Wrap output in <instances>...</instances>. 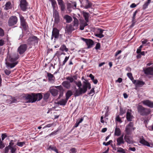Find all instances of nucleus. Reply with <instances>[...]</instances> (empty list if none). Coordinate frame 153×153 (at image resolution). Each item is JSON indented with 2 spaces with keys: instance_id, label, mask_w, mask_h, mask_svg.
I'll list each match as a JSON object with an SVG mask.
<instances>
[{
  "instance_id": "obj_6",
  "label": "nucleus",
  "mask_w": 153,
  "mask_h": 153,
  "mask_svg": "<svg viewBox=\"0 0 153 153\" xmlns=\"http://www.w3.org/2000/svg\"><path fill=\"white\" fill-rule=\"evenodd\" d=\"M59 35V31L56 28H53L52 36L51 39H52L53 38H54L55 39H57L58 38Z\"/></svg>"
},
{
  "instance_id": "obj_9",
  "label": "nucleus",
  "mask_w": 153,
  "mask_h": 153,
  "mask_svg": "<svg viewBox=\"0 0 153 153\" xmlns=\"http://www.w3.org/2000/svg\"><path fill=\"white\" fill-rule=\"evenodd\" d=\"M53 16L54 18L55 22L58 23L59 21V13L55 9H53Z\"/></svg>"
},
{
  "instance_id": "obj_4",
  "label": "nucleus",
  "mask_w": 153,
  "mask_h": 153,
  "mask_svg": "<svg viewBox=\"0 0 153 153\" xmlns=\"http://www.w3.org/2000/svg\"><path fill=\"white\" fill-rule=\"evenodd\" d=\"M135 129V128L133 127V124L132 123L130 122L126 127L125 131L126 134H131V131Z\"/></svg>"
},
{
  "instance_id": "obj_2",
  "label": "nucleus",
  "mask_w": 153,
  "mask_h": 153,
  "mask_svg": "<svg viewBox=\"0 0 153 153\" xmlns=\"http://www.w3.org/2000/svg\"><path fill=\"white\" fill-rule=\"evenodd\" d=\"M42 98V96L40 93L32 95H28L26 97V98L28 100V102H33L36 101L40 100Z\"/></svg>"
},
{
  "instance_id": "obj_60",
  "label": "nucleus",
  "mask_w": 153,
  "mask_h": 153,
  "mask_svg": "<svg viewBox=\"0 0 153 153\" xmlns=\"http://www.w3.org/2000/svg\"><path fill=\"white\" fill-rule=\"evenodd\" d=\"M9 148H10V146L5 148L4 149V153H8L9 149H10Z\"/></svg>"
},
{
  "instance_id": "obj_39",
  "label": "nucleus",
  "mask_w": 153,
  "mask_h": 153,
  "mask_svg": "<svg viewBox=\"0 0 153 153\" xmlns=\"http://www.w3.org/2000/svg\"><path fill=\"white\" fill-rule=\"evenodd\" d=\"M72 8V4L70 3H68L67 5V9L70 12L72 11L71 9Z\"/></svg>"
},
{
  "instance_id": "obj_62",
  "label": "nucleus",
  "mask_w": 153,
  "mask_h": 153,
  "mask_svg": "<svg viewBox=\"0 0 153 153\" xmlns=\"http://www.w3.org/2000/svg\"><path fill=\"white\" fill-rule=\"evenodd\" d=\"M7 137V135L4 134H3L1 135V139L2 140H3L5 138Z\"/></svg>"
},
{
  "instance_id": "obj_5",
  "label": "nucleus",
  "mask_w": 153,
  "mask_h": 153,
  "mask_svg": "<svg viewBox=\"0 0 153 153\" xmlns=\"http://www.w3.org/2000/svg\"><path fill=\"white\" fill-rule=\"evenodd\" d=\"M18 19L15 16H12L9 19L8 24L9 26H11L16 24L17 22Z\"/></svg>"
},
{
  "instance_id": "obj_59",
  "label": "nucleus",
  "mask_w": 153,
  "mask_h": 153,
  "mask_svg": "<svg viewBox=\"0 0 153 153\" xmlns=\"http://www.w3.org/2000/svg\"><path fill=\"white\" fill-rule=\"evenodd\" d=\"M59 5L60 6L64 4L62 0H57Z\"/></svg>"
},
{
  "instance_id": "obj_44",
  "label": "nucleus",
  "mask_w": 153,
  "mask_h": 153,
  "mask_svg": "<svg viewBox=\"0 0 153 153\" xmlns=\"http://www.w3.org/2000/svg\"><path fill=\"white\" fill-rule=\"evenodd\" d=\"M52 5L53 8V9H55V7L56 5V2L55 0H51Z\"/></svg>"
},
{
  "instance_id": "obj_37",
  "label": "nucleus",
  "mask_w": 153,
  "mask_h": 153,
  "mask_svg": "<svg viewBox=\"0 0 153 153\" xmlns=\"http://www.w3.org/2000/svg\"><path fill=\"white\" fill-rule=\"evenodd\" d=\"M74 83L79 88L78 89H79L80 88H81V87L82 86V83L81 81H74Z\"/></svg>"
},
{
  "instance_id": "obj_51",
  "label": "nucleus",
  "mask_w": 153,
  "mask_h": 153,
  "mask_svg": "<svg viewBox=\"0 0 153 153\" xmlns=\"http://www.w3.org/2000/svg\"><path fill=\"white\" fill-rule=\"evenodd\" d=\"M4 35V30L0 27V36H3Z\"/></svg>"
},
{
  "instance_id": "obj_50",
  "label": "nucleus",
  "mask_w": 153,
  "mask_h": 153,
  "mask_svg": "<svg viewBox=\"0 0 153 153\" xmlns=\"http://www.w3.org/2000/svg\"><path fill=\"white\" fill-rule=\"evenodd\" d=\"M115 119L116 121H118L120 123L122 122V121L119 116H117L116 117Z\"/></svg>"
},
{
  "instance_id": "obj_55",
  "label": "nucleus",
  "mask_w": 153,
  "mask_h": 153,
  "mask_svg": "<svg viewBox=\"0 0 153 153\" xmlns=\"http://www.w3.org/2000/svg\"><path fill=\"white\" fill-rule=\"evenodd\" d=\"M149 4H148L146 2L145 3V4L143 5V9L144 10L146 9L148 5H149Z\"/></svg>"
},
{
  "instance_id": "obj_19",
  "label": "nucleus",
  "mask_w": 153,
  "mask_h": 153,
  "mask_svg": "<svg viewBox=\"0 0 153 153\" xmlns=\"http://www.w3.org/2000/svg\"><path fill=\"white\" fill-rule=\"evenodd\" d=\"M131 111L130 110H128L126 113V118L128 121H131L133 118V116L131 114Z\"/></svg>"
},
{
  "instance_id": "obj_12",
  "label": "nucleus",
  "mask_w": 153,
  "mask_h": 153,
  "mask_svg": "<svg viewBox=\"0 0 153 153\" xmlns=\"http://www.w3.org/2000/svg\"><path fill=\"white\" fill-rule=\"evenodd\" d=\"M19 55L16 54L7 56V59L11 62H13L19 58Z\"/></svg>"
},
{
  "instance_id": "obj_14",
  "label": "nucleus",
  "mask_w": 153,
  "mask_h": 153,
  "mask_svg": "<svg viewBox=\"0 0 153 153\" xmlns=\"http://www.w3.org/2000/svg\"><path fill=\"white\" fill-rule=\"evenodd\" d=\"M129 134H125L124 139L125 141L127 142L128 144H132L133 143V140L132 138L128 136V135Z\"/></svg>"
},
{
  "instance_id": "obj_64",
  "label": "nucleus",
  "mask_w": 153,
  "mask_h": 153,
  "mask_svg": "<svg viewBox=\"0 0 153 153\" xmlns=\"http://www.w3.org/2000/svg\"><path fill=\"white\" fill-rule=\"evenodd\" d=\"M4 43V40L0 39V46H2Z\"/></svg>"
},
{
  "instance_id": "obj_54",
  "label": "nucleus",
  "mask_w": 153,
  "mask_h": 153,
  "mask_svg": "<svg viewBox=\"0 0 153 153\" xmlns=\"http://www.w3.org/2000/svg\"><path fill=\"white\" fill-rule=\"evenodd\" d=\"M76 152L75 148H74L71 149L70 150V153H76Z\"/></svg>"
},
{
  "instance_id": "obj_16",
  "label": "nucleus",
  "mask_w": 153,
  "mask_h": 153,
  "mask_svg": "<svg viewBox=\"0 0 153 153\" xmlns=\"http://www.w3.org/2000/svg\"><path fill=\"white\" fill-rule=\"evenodd\" d=\"M123 135H122L121 136L117 138V146H120L122 144H123L124 143V141L123 139Z\"/></svg>"
},
{
  "instance_id": "obj_10",
  "label": "nucleus",
  "mask_w": 153,
  "mask_h": 153,
  "mask_svg": "<svg viewBox=\"0 0 153 153\" xmlns=\"http://www.w3.org/2000/svg\"><path fill=\"white\" fill-rule=\"evenodd\" d=\"M19 17L21 21V25L22 26L24 29H26L27 26V23L25 22L24 17L22 15H20Z\"/></svg>"
},
{
  "instance_id": "obj_8",
  "label": "nucleus",
  "mask_w": 153,
  "mask_h": 153,
  "mask_svg": "<svg viewBox=\"0 0 153 153\" xmlns=\"http://www.w3.org/2000/svg\"><path fill=\"white\" fill-rule=\"evenodd\" d=\"M20 7L22 11H25L27 8V3L26 0H21L20 2Z\"/></svg>"
},
{
  "instance_id": "obj_27",
  "label": "nucleus",
  "mask_w": 153,
  "mask_h": 153,
  "mask_svg": "<svg viewBox=\"0 0 153 153\" xmlns=\"http://www.w3.org/2000/svg\"><path fill=\"white\" fill-rule=\"evenodd\" d=\"M121 134V131L120 129L117 127H116L115 128L114 135L117 136H119Z\"/></svg>"
},
{
  "instance_id": "obj_3",
  "label": "nucleus",
  "mask_w": 153,
  "mask_h": 153,
  "mask_svg": "<svg viewBox=\"0 0 153 153\" xmlns=\"http://www.w3.org/2000/svg\"><path fill=\"white\" fill-rule=\"evenodd\" d=\"M137 109L139 113L142 116L147 115L149 114L151 112L149 109L145 108L140 105L138 106Z\"/></svg>"
},
{
  "instance_id": "obj_46",
  "label": "nucleus",
  "mask_w": 153,
  "mask_h": 153,
  "mask_svg": "<svg viewBox=\"0 0 153 153\" xmlns=\"http://www.w3.org/2000/svg\"><path fill=\"white\" fill-rule=\"evenodd\" d=\"M117 152L122 153H125V152L124 150L120 147L118 148Z\"/></svg>"
},
{
  "instance_id": "obj_7",
  "label": "nucleus",
  "mask_w": 153,
  "mask_h": 153,
  "mask_svg": "<svg viewBox=\"0 0 153 153\" xmlns=\"http://www.w3.org/2000/svg\"><path fill=\"white\" fill-rule=\"evenodd\" d=\"M27 47L26 44L21 45L18 49V51L20 54H22L25 52Z\"/></svg>"
},
{
  "instance_id": "obj_45",
  "label": "nucleus",
  "mask_w": 153,
  "mask_h": 153,
  "mask_svg": "<svg viewBox=\"0 0 153 153\" xmlns=\"http://www.w3.org/2000/svg\"><path fill=\"white\" fill-rule=\"evenodd\" d=\"M10 149L11 150V152L12 153H15L16 150V149L13 146H10Z\"/></svg>"
},
{
  "instance_id": "obj_32",
  "label": "nucleus",
  "mask_w": 153,
  "mask_h": 153,
  "mask_svg": "<svg viewBox=\"0 0 153 153\" xmlns=\"http://www.w3.org/2000/svg\"><path fill=\"white\" fill-rule=\"evenodd\" d=\"M50 96V93L48 92L44 94L43 97V99L46 101H47Z\"/></svg>"
},
{
  "instance_id": "obj_56",
  "label": "nucleus",
  "mask_w": 153,
  "mask_h": 153,
  "mask_svg": "<svg viewBox=\"0 0 153 153\" xmlns=\"http://www.w3.org/2000/svg\"><path fill=\"white\" fill-rule=\"evenodd\" d=\"M55 87L57 88V89H59L60 91H63V89L62 86H55Z\"/></svg>"
},
{
  "instance_id": "obj_25",
  "label": "nucleus",
  "mask_w": 153,
  "mask_h": 153,
  "mask_svg": "<svg viewBox=\"0 0 153 153\" xmlns=\"http://www.w3.org/2000/svg\"><path fill=\"white\" fill-rule=\"evenodd\" d=\"M64 19L66 20V22L68 23L71 22L72 20V18L71 16L67 15L64 16Z\"/></svg>"
},
{
  "instance_id": "obj_40",
  "label": "nucleus",
  "mask_w": 153,
  "mask_h": 153,
  "mask_svg": "<svg viewBox=\"0 0 153 153\" xmlns=\"http://www.w3.org/2000/svg\"><path fill=\"white\" fill-rule=\"evenodd\" d=\"M66 79L69 81L70 83L74 82V81H75L73 78L72 76H68L66 77Z\"/></svg>"
},
{
  "instance_id": "obj_41",
  "label": "nucleus",
  "mask_w": 153,
  "mask_h": 153,
  "mask_svg": "<svg viewBox=\"0 0 153 153\" xmlns=\"http://www.w3.org/2000/svg\"><path fill=\"white\" fill-rule=\"evenodd\" d=\"M74 29V28L73 27L72 25H70L67 27V30L68 32H71Z\"/></svg>"
},
{
  "instance_id": "obj_53",
  "label": "nucleus",
  "mask_w": 153,
  "mask_h": 153,
  "mask_svg": "<svg viewBox=\"0 0 153 153\" xmlns=\"http://www.w3.org/2000/svg\"><path fill=\"white\" fill-rule=\"evenodd\" d=\"M5 146L4 145L3 143L0 138V149L4 148Z\"/></svg>"
},
{
  "instance_id": "obj_48",
  "label": "nucleus",
  "mask_w": 153,
  "mask_h": 153,
  "mask_svg": "<svg viewBox=\"0 0 153 153\" xmlns=\"http://www.w3.org/2000/svg\"><path fill=\"white\" fill-rule=\"evenodd\" d=\"M112 142V140H110L109 141H108V142H107V143L104 142L103 143V144L105 146H108L109 145H110V143Z\"/></svg>"
},
{
  "instance_id": "obj_17",
  "label": "nucleus",
  "mask_w": 153,
  "mask_h": 153,
  "mask_svg": "<svg viewBox=\"0 0 153 153\" xmlns=\"http://www.w3.org/2000/svg\"><path fill=\"white\" fill-rule=\"evenodd\" d=\"M33 42H38V39L36 37L33 36L30 37L27 40L28 44H30Z\"/></svg>"
},
{
  "instance_id": "obj_52",
  "label": "nucleus",
  "mask_w": 153,
  "mask_h": 153,
  "mask_svg": "<svg viewBox=\"0 0 153 153\" xmlns=\"http://www.w3.org/2000/svg\"><path fill=\"white\" fill-rule=\"evenodd\" d=\"M69 58V56H66L65 57V59L64 60L63 62V63H62V65H65V64L66 62H67V61L68 59Z\"/></svg>"
},
{
  "instance_id": "obj_34",
  "label": "nucleus",
  "mask_w": 153,
  "mask_h": 153,
  "mask_svg": "<svg viewBox=\"0 0 153 153\" xmlns=\"http://www.w3.org/2000/svg\"><path fill=\"white\" fill-rule=\"evenodd\" d=\"M72 92L71 91L69 90L66 93V99L68 100L69 98L72 95Z\"/></svg>"
},
{
  "instance_id": "obj_11",
  "label": "nucleus",
  "mask_w": 153,
  "mask_h": 153,
  "mask_svg": "<svg viewBox=\"0 0 153 153\" xmlns=\"http://www.w3.org/2000/svg\"><path fill=\"white\" fill-rule=\"evenodd\" d=\"M82 39L85 42L88 48L91 47L94 44V42L91 39H87L83 38H82Z\"/></svg>"
},
{
  "instance_id": "obj_42",
  "label": "nucleus",
  "mask_w": 153,
  "mask_h": 153,
  "mask_svg": "<svg viewBox=\"0 0 153 153\" xmlns=\"http://www.w3.org/2000/svg\"><path fill=\"white\" fill-rule=\"evenodd\" d=\"M127 75L129 78L133 82V81L134 80V78L132 76V74L131 73H129L127 74Z\"/></svg>"
},
{
  "instance_id": "obj_63",
  "label": "nucleus",
  "mask_w": 153,
  "mask_h": 153,
  "mask_svg": "<svg viewBox=\"0 0 153 153\" xmlns=\"http://www.w3.org/2000/svg\"><path fill=\"white\" fill-rule=\"evenodd\" d=\"M4 72L5 74L7 75H9L11 73L10 71L7 69L5 70Z\"/></svg>"
},
{
  "instance_id": "obj_18",
  "label": "nucleus",
  "mask_w": 153,
  "mask_h": 153,
  "mask_svg": "<svg viewBox=\"0 0 153 153\" xmlns=\"http://www.w3.org/2000/svg\"><path fill=\"white\" fill-rule=\"evenodd\" d=\"M133 83L137 86H141L145 84L143 82L138 80H133Z\"/></svg>"
},
{
  "instance_id": "obj_21",
  "label": "nucleus",
  "mask_w": 153,
  "mask_h": 153,
  "mask_svg": "<svg viewBox=\"0 0 153 153\" xmlns=\"http://www.w3.org/2000/svg\"><path fill=\"white\" fill-rule=\"evenodd\" d=\"M53 87L54 86L51 87L49 90L52 95L54 96H55L57 95L58 91L57 89L53 88Z\"/></svg>"
},
{
  "instance_id": "obj_43",
  "label": "nucleus",
  "mask_w": 153,
  "mask_h": 153,
  "mask_svg": "<svg viewBox=\"0 0 153 153\" xmlns=\"http://www.w3.org/2000/svg\"><path fill=\"white\" fill-rule=\"evenodd\" d=\"M138 12L137 10H136L134 12V13L133 14V16L132 17V22L133 23H134V21L135 19V16L136 15V14Z\"/></svg>"
},
{
  "instance_id": "obj_22",
  "label": "nucleus",
  "mask_w": 153,
  "mask_h": 153,
  "mask_svg": "<svg viewBox=\"0 0 153 153\" xmlns=\"http://www.w3.org/2000/svg\"><path fill=\"white\" fill-rule=\"evenodd\" d=\"M140 142L142 144L148 146V147H151L149 143L147 141L145 140L143 138H141L140 139Z\"/></svg>"
},
{
  "instance_id": "obj_26",
  "label": "nucleus",
  "mask_w": 153,
  "mask_h": 153,
  "mask_svg": "<svg viewBox=\"0 0 153 153\" xmlns=\"http://www.w3.org/2000/svg\"><path fill=\"white\" fill-rule=\"evenodd\" d=\"M74 29L77 28V27L79 25V21L75 17H74Z\"/></svg>"
},
{
  "instance_id": "obj_28",
  "label": "nucleus",
  "mask_w": 153,
  "mask_h": 153,
  "mask_svg": "<svg viewBox=\"0 0 153 153\" xmlns=\"http://www.w3.org/2000/svg\"><path fill=\"white\" fill-rule=\"evenodd\" d=\"M82 14L86 22H88V17L89 16V13L86 12H83Z\"/></svg>"
},
{
  "instance_id": "obj_58",
  "label": "nucleus",
  "mask_w": 153,
  "mask_h": 153,
  "mask_svg": "<svg viewBox=\"0 0 153 153\" xmlns=\"http://www.w3.org/2000/svg\"><path fill=\"white\" fill-rule=\"evenodd\" d=\"M148 42V40L146 39H142L141 40V42L143 45L145 44Z\"/></svg>"
},
{
  "instance_id": "obj_57",
  "label": "nucleus",
  "mask_w": 153,
  "mask_h": 153,
  "mask_svg": "<svg viewBox=\"0 0 153 153\" xmlns=\"http://www.w3.org/2000/svg\"><path fill=\"white\" fill-rule=\"evenodd\" d=\"M94 93V88H92L90 91V92H89L88 94V95L91 94H92V96H93Z\"/></svg>"
},
{
  "instance_id": "obj_15",
  "label": "nucleus",
  "mask_w": 153,
  "mask_h": 153,
  "mask_svg": "<svg viewBox=\"0 0 153 153\" xmlns=\"http://www.w3.org/2000/svg\"><path fill=\"white\" fill-rule=\"evenodd\" d=\"M105 31L104 30L98 29L97 30V33L95 34V36L100 38H102L104 36L102 33L103 31Z\"/></svg>"
},
{
  "instance_id": "obj_1",
  "label": "nucleus",
  "mask_w": 153,
  "mask_h": 153,
  "mask_svg": "<svg viewBox=\"0 0 153 153\" xmlns=\"http://www.w3.org/2000/svg\"><path fill=\"white\" fill-rule=\"evenodd\" d=\"M91 85L88 81L86 79L83 82L82 87L79 89H76L75 88V91L74 92L75 97L78 96L82 94L85 93L87 91L88 88L90 89L91 88Z\"/></svg>"
},
{
  "instance_id": "obj_31",
  "label": "nucleus",
  "mask_w": 153,
  "mask_h": 153,
  "mask_svg": "<svg viewBox=\"0 0 153 153\" xmlns=\"http://www.w3.org/2000/svg\"><path fill=\"white\" fill-rule=\"evenodd\" d=\"M48 149H51L52 150L54 151L56 153H59L58 150L55 146H53L51 145H50L49 146Z\"/></svg>"
},
{
  "instance_id": "obj_49",
  "label": "nucleus",
  "mask_w": 153,
  "mask_h": 153,
  "mask_svg": "<svg viewBox=\"0 0 153 153\" xmlns=\"http://www.w3.org/2000/svg\"><path fill=\"white\" fill-rule=\"evenodd\" d=\"M72 5V8L74 9H75L76 7V2L74 1L71 2Z\"/></svg>"
},
{
  "instance_id": "obj_20",
  "label": "nucleus",
  "mask_w": 153,
  "mask_h": 153,
  "mask_svg": "<svg viewBox=\"0 0 153 153\" xmlns=\"http://www.w3.org/2000/svg\"><path fill=\"white\" fill-rule=\"evenodd\" d=\"M144 71L146 74L153 75V68L149 67L144 70Z\"/></svg>"
},
{
  "instance_id": "obj_36",
  "label": "nucleus",
  "mask_w": 153,
  "mask_h": 153,
  "mask_svg": "<svg viewBox=\"0 0 153 153\" xmlns=\"http://www.w3.org/2000/svg\"><path fill=\"white\" fill-rule=\"evenodd\" d=\"M60 50L62 51H65L67 52L68 51V49L66 47V46L63 45L61 46L60 48Z\"/></svg>"
},
{
  "instance_id": "obj_30",
  "label": "nucleus",
  "mask_w": 153,
  "mask_h": 153,
  "mask_svg": "<svg viewBox=\"0 0 153 153\" xmlns=\"http://www.w3.org/2000/svg\"><path fill=\"white\" fill-rule=\"evenodd\" d=\"M18 63V62H16L12 63H7V66L8 67H10V68H12L14 67Z\"/></svg>"
},
{
  "instance_id": "obj_13",
  "label": "nucleus",
  "mask_w": 153,
  "mask_h": 153,
  "mask_svg": "<svg viewBox=\"0 0 153 153\" xmlns=\"http://www.w3.org/2000/svg\"><path fill=\"white\" fill-rule=\"evenodd\" d=\"M143 104L151 108H153V102L149 100H144L142 102Z\"/></svg>"
},
{
  "instance_id": "obj_47",
  "label": "nucleus",
  "mask_w": 153,
  "mask_h": 153,
  "mask_svg": "<svg viewBox=\"0 0 153 153\" xmlns=\"http://www.w3.org/2000/svg\"><path fill=\"white\" fill-rule=\"evenodd\" d=\"M126 113L125 109L121 108L120 109V114L122 115Z\"/></svg>"
},
{
  "instance_id": "obj_35",
  "label": "nucleus",
  "mask_w": 153,
  "mask_h": 153,
  "mask_svg": "<svg viewBox=\"0 0 153 153\" xmlns=\"http://www.w3.org/2000/svg\"><path fill=\"white\" fill-rule=\"evenodd\" d=\"M11 8V3L10 2H7L5 4V6L4 8L6 10H7L9 9H10Z\"/></svg>"
},
{
  "instance_id": "obj_33",
  "label": "nucleus",
  "mask_w": 153,
  "mask_h": 153,
  "mask_svg": "<svg viewBox=\"0 0 153 153\" xmlns=\"http://www.w3.org/2000/svg\"><path fill=\"white\" fill-rule=\"evenodd\" d=\"M67 101L68 100L66 99H62L59 101L58 103L61 105H65L66 104Z\"/></svg>"
},
{
  "instance_id": "obj_29",
  "label": "nucleus",
  "mask_w": 153,
  "mask_h": 153,
  "mask_svg": "<svg viewBox=\"0 0 153 153\" xmlns=\"http://www.w3.org/2000/svg\"><path fill=\"white\" fill-rule=\"evenodd\" d=\"M47 75L48 78L49 80L51 82H54V79L53 78H54V76L53 75L49 73H48Z\"/></svg>"
},
{
  "instance_id": "obj_61",
  "label": "nucleus",
  "mask_w": 153,
  "mask_h": 153,
  "mask_svg": "<svg viewBox=\"0 0 153 153\" xmlns=\"http://www.w3.org/2000/svg\"><path fill=\"white\" fill-rule=\"evenodd\" d=\"M83 120V118H82L79 119H78L77 120H76L77 122L79 124L81 123L82 122Z\"/></svg>"
},
{
  "instance_id": "obj_24",
  "label": "nucleus",
  "mask_w": 153,
  "mask_h": 153,
  "mask_svg": "<svg viewBox=\"0 0 153 153\" xmlns=\"http://www.w3.org/2000/svg\"><path fill=\"white\" fill-rule=\"evenodd\" d=\"M16 102L17 100L15 98H12L11 97H10V98L7 100V102L10 104L16 103Z\"/></svg>"
},
{
  "instance_id": "obj_23",
  "label": "nucleus",
  "mask_w": 153,
  "mask_h": 153,
  "mask_svg": "<svg viewBox=\"0 0 153 153\" xmlns=\"http://www.w3.org/2000/svg\"><path fill=\"white\" fill-rule=\"evenodd\" d=\"M62 85L66 88L69 89L71 88V84L68 81H64L62 83Z\"/></svg>"
},
{
  "instance_id": "obj_38",
  "label": "nucleus",
  "mask_w": 153,
  "mask_h": 153,
  "mask_svg": "<svg viewBox=\"0 0 153 153\" xmlns=\"http://www.w3.org/2000/svg\"><path fill=\"white\" fill-rule=\"evenodd\" d=\"M25 141L23 142H20L18 141L16 145L18 146L22 147L25 145Z\"/></svg>"
}]
</instances>
